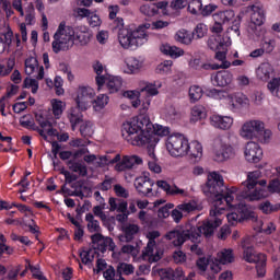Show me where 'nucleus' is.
Listing matches in <instances>:
<instances>
[{
  "mask_svg": "<svg viewBox=\"0 0 280 280\" xmlns=\"http://www.w3.org/2000/svg\"><path fill=\"white\" fill-rule=\"evenodd\" d=\"M121 135L131 145H147L149 156L154 158V149L161 140L160 137H167L170 128L162 125L153 126L149 117L140 116L122 124Z\"/></svg>",
  "mask_w": 280,
  "mask_h": 280,
  "instance_id": "f257e3e1",
  "label": "nucleus"
},
{
  "mask_svg": "<svg viewBox=\"0 0 280 280\" xmlns=\"http://www.w3.org/2000/svg\"><path fill=\"white\" fill-rule=\"evenodd\" d=\"M218 215H220V210H210V218L213 219L203 220L199 226L191 223L177 225L174 230L167 232L164 237L165 240H173L174 246H183L187 240L198 243L200 242V237H202V235L207 238L213 237L215 229L222 225V219L218 218Z\"/></svg>",
  "mask_w": 280,
  "mask_h": 280,
  "instance_id": "f03ea898",
  "label": "nucleus"
},
{
  "mask_svg": "<svg viewBox=\"0 0 280 280\" xmlns=\"http://www.w3.org/2000/svg\"><path fill=\"white\" fill-rule=\"evenodd\" d=\"M237 191L242 198V190L237 187L229 189V187L224 186V177L215 172L208 175V182L202 186V192L208 198H212L214 207H220L222 202L231 205L232 196L237 194Z\"/></svg>",
  "mask_w": 280,
  "mask_h": 280,
  "instance_id": "7ed1b4c3",
  "label": "nucleus"
},
{
  "mask_svg": "<svg viewBox=\"0 0 280 280\" xmlns=\"http://www.w3.org/2000/svg\"><path fill=\"white\" fill-rule=\"evenodd\" d=\"M75 31L71 26L65 25V22L59 24L57 32L54 35L52 51L60 54V51H69L75 45Z\"/></svg>",
  "mask_w": 280,
  "mask_h": 280,
  "instance_id": "20e7f679",
  "label": "nucleus"
},
{
  "mask_svg": "<svg viewBox=\"0 0 280 280\" xmlns=\"http://www.w3.org/2000/svg\"><path fill=\"white\" fill-rule=\"evenodd\" d=\"M241 137L244 139H256L260 143H268L272 131L266 129V125L261 120H250L243 125Z\"/></svg>",
  "mask_w": 280,
  "mask_h": 280,
  "instance_id": "39448f33",
  "label": "nucleus"
},
{
  "mask_svg": "<svg viewBox=\"0 0 280 280\" xmlns=\"http://www.w3.org/2000/svg\"><path fill=\"white\" fill-rule=\"evenodd\" d=\"M118 40L124 49H137L139 45L148 43V33L143 26H138L135 31L122 28L118 31Z\"/></svg>",
  "mask_w": 280,
  "mask_h": 280,
  "instance_id": "423d86ee",
  "label": "nucleus"
},
{
  "mask_svg": "<svg viewBox=\"0 0 280 280\" xmlns=\"http://www.w3.org/2000/svg\"><path fill=\"white\" fill-rule=\"evenodd\" d=\"M259 178H261L260 171H254L248 173L247 180L243 182L240 186L242 198L248 199L249 202H253L255 200H261L264 194H261V190L255 188L257 187ZM254 188L255 190L250 192V190Z\"/></svg>",
  "mask_w": 280,
  "mask_h": 280,
  "instance_id": "0eeeda50",
  "label": "nucleus"
},
{
  "mask_svg": "<svg viewBox=\"0 0 280 280\" xmlns=\"http://www.w3.org/2000/svg\"><path fill=\"white\" fill-rule=\"evenodd\" d=\"M166 150L171 156H185L189 154V140L180 133L172 135L166 140Z\"/></svg>",
  "mask_w": 280,
  "mask_h": 280,
  "instance_id": "6e6552de",
  "label": "nucleus"
},
{
  "mask_svg": "<svg viewBox=\"0 0 280 280\" xmlns=\"http://www.w3.org/2000/svg\"><path fill=\"white\" fill-rule=\"evenodd\" d=\"M243 248L245 261H248V264H256L258 277H264V275H266V254L256 253L253 247H246L244 245Z\"/></svg>",
  "mask_w": 280,
  "mask_h": 280,
  "instance_id": "1a4fd4ad",
  "label": "nucleus"
},
{
  "mask_svg": "<svg viewBox=\"0 0 280 280\" xmlns=\"http://www.w3.org/2000/svg\"><path fill=\"white\" fill-rule=\"evenodd\" d=\"M82 117H83L82 114L77 113L75 109L71 110L69 119H70L72 130H75V127L79 124H81L80 126L81 137H93V122L89 120L84 121Z\"/></svg>",
  "mask_w": 280,
  "mask_h": 280,
  "instance_id": "9d476101",
  "label": "nucleus"
},
{
  "mask_svg": "<svg viewBox=\"0 0 280 280\" xmlns=\"http://www.w3.org/2000/svg\"><path fill=\"white\" fill-rule=\"evenodd\" d=\"M93 97H95V90L91 86H80L75 97L78 109L81 112L88 110L90 104H93Z\"/></svg>",
  "mask_w": 280,
  "mask_h": 280,
  "instance_id": "9b49d317",
  "label": "nucleus"
},
{
  "mask_svg": "<svg viewBox=\"0 0 280 280\" xmlns=\"http://www.w3.org/2000/svg\"><path fill=\"white\" fill-rule=\"evenodd\" d=\"M213 152L215 156V161L222 163V161H226V159H233L235 156V151L233 147L222 142V139L217 138L213 141Z\"/></svg>",
  "mask_w": 280,
  "mask_h": 280,
  "instance_id": "f8f14e48",
  "label": "nucleus"
},
{
  "mask_svg": "<svg viewBox=\"0 0 280 280\" xmlns=\"http://www.w3.org/2000/svg\"><path fill=\"white\" fill-rule=\"evenodd\" d=\"M88 153H89V149H86V148H82V149L78 150L77 152H74L73 160H69L67 162L69 170H71V172L79 174L80 176H88L89 170L86 168V164H84L82 162H75V159H80V156H82L83 154H88Z\"/></svg>",
  "mask_w": 280,
  "mask_h": 280,
  "instance_id": "ddd939ff",
  "label": "nucleus"
},
{
  "mask_svg": "<svg viewBox=\"0 0 280 280\" xmlns=\"http://www.w3.org/2000/svg\"><path fill=\"white\" fill-rule=\"evenodd\" d=\"M92 244L96 247H93L94 250H100V253H106V249L115 250V242L108 237L102 235V233H95L91 236Z\"/></svg>",
  "mask_w": 280,
  "mask_h": 280,
  "instance_id": "4468645a",
  "label": "nucleus"
},
{
  "mask_svg": "<svg viewBox=\"0 0 280 280\" xmlns=\"http://www.w3.org/2000/svg\"><path fill=\"white\" fill-rule=\"evenodd\" d=\"M262 154L264 152L257 142L250 141L246 143L245 159L248 161V163H259V161H261Z\"/></svg>",
  "mask_w": 280,
  "mask_h": 280,
  "instance_id": "2eb2a0df",
  "label": "nucleus"
},
{
  "mask_svg": "<svg viewBox=\"0 0 280 280\" xmlns=\"http://www.w3.org/2000/svg\"><path fill=\"white\" fill-rule=\"evenodd\" d=\"M133 185L138 194L145 196V198H150V196H152V187H154V180H152L150 177H137Z\"/></svg>",
  "mask_w": 280,
  "mask_h": 280,
  "instance_id": "dca6fc26",
  "label": "nucleus"
},
{
  "mask_svg": "<svg viewBox=\"0 0 280 280\" xmlns=\"http://www.w3.org/2000/svg\"><path fill=\"white\" fill-rule=\"evenodd\" d=\"M143 160L139 155H125L122 160L116 164L117 172H125V170H132L135 165H141Z\"/></svg>",
  "mask_w": 280,
  "mask_h": 280,
  "instance_id": "f3484780",
  "label": "nucleus"
},
{
  "mask_svg": "<svg viewBox=\"0 0 280 280\" xmlns=\"http://www.w3.org/2000/svg\"><path fill=\"white\" fill-rule=\"evenodd\" d=\"M147 93V95H159V90L153 84H147L139 91H126L124 92V97H128V100H139L141 95Z\"/></svg>",
  "mask_w": 280,
  "mask_h": 280,
  "instance_id": "a211bd4d",
  "label": "nucleus"
},
{
  "mask_svg": "<svg viewBox=\"0 0 280 280\" xmlns=\"http://www.w3.org/2000/svg\"><path fill=\"white\" fill-rule=\"evenodd\" d=\"M207 45L211 51H218L220 49H224V47H229L231 45V38L222 37L221 35H212L208 42Z\"/></svg>",
  "mask_w": 280,
  "mask_h": 280,
  "instance_id": "6ab92c4d",
  "label": "nucleus"
},
{
  "mask_svg": "<svg viewBox=\"0 0 280 280\" xmlns=\"http://www.w3.org/2000/svg\"><path fill=\"white\" fill-rule=\"evenodd\" d=\"M210 121L211 126L219 128V130H229L233 126V118L229 116L213 115Z\"/></svg>",
  "mask_w": 280,
  "mask_h": 280,
  "instance_id": "aec40b11",
  "label": "nucleus"
},
{
  "mask_svg": "<svg viewBox=\"0 0 280 280\" xmlns=\"http://www.w3.org/2000/svg\"><path fill=\"white\" fill-rule=\"evenodd\" d=\"M248 9L253 12L250 15V21L253 25H257L258 27L264 25V21H266V15H264V10H261L257 5H250Z\"/></svg>",
  "mask_w": 280,
  "mask_h": 280,
  "instance_id": "412c9836",
  "label": "nucleus"
},
{
  "mask_svg": "<svg viewBox=\"0 0 280 280\" xmlns=\"http://www.w3.org/2000/svg\"><path fill=\"white\" fill-rule=\"evenodd\" d=\"M215 86H229L233 82V74L229 71L218 72L214 77Z\"/></svg>",
  "mask_w": 280,
  "mask_h": 280,
  "instance_id": "4be33fe9",
  "label": "nucleus"
},
{
  "mask_svg": "<svg viewBox=\"0 0 280 280\" xmlns=\"http://www.w3.org/2000/svg\"><path fill=\"white\" fill-rule=\"evenodd\" d=\"M270 73H272V66L268 62L261 63L256 69V75L258 80H261L262 82L270 80Z\"/></svg>",
  "mask_w": 280,
  "mask_h": 280,
  "instance_id": "5701e85b",
  "label": "nucleus"
},
{
  "mask_svg": "<svg viewBox=\"0 0 280 280\" xmlns=\"http://www.w3.org/2000/svg\"><path fill=\"white\" fill-rule=\"evenodd\" d=\"M122 232L125 233V235L122 236L125 242L130 243L135 240L137 233H139V225L129 223L122 226Z\"/></svg>",
  "mask_w": 280,
  "mask_h": 280,
  "instance_id": "b1692460",
  "label": "nucleus"
},
{
  "mask_svg": "<svg viewBox=\"0 0 280 280\" xmlns=\"http://www.w3.org/2000/svg\"><path fill=\"white\" fill-rule=\"evenodd\" d=\"M93 69H94V73H96V84L98 86V89H102V86H104V84H106V75H102V73H104V65H102V62L96 61L93 65Z\"/></svg>",
  "mask_w": 280,
  "mask_h": 280,
  "instance_id": "393cba45",
  "label": "nucleus"
},
{
  "mask_svg": "<svg viewBox=\"0 0 280 280\" xmlns=\"http://www.w3.org/2000/svg\"><path fill=\"white\" fill-rule=\"evenodd\" d=\"M237 211L241 213L242 220H255V211H253V208L250 206L240 202L237 205Z\"/></svg>",
  "mask_w": 280,
  "mask_h": 280,
  "instance_id": "a878e982",
  "label": "nucleus"
},
{
  "mask_svg": "<svg viewBox=\"0 0 280 280\" xmlns=\"http://www.w3.org/2000/svg\"><path fill=\"white\" fill-rule=\"evenodd\" d=\"M160 50L165 56H171V58H178L179 56H183V54H185V50H183L176 46H170L167 44L162 45L160 47Z\"/></svg>",
  "mask_w": 280,
  "mask_h": 280,
  "instance_id": "bb28decb",
  "label": "nucleus"
},
{
  "mask_svg": "<svg viewBox=\"0 0 280 280\" xmlns=\"http://www.w3.org/2000/svg\"><path fill=\"white\" fill-rule=\"evenodd\" d=\"M183 277H185V273L183 272L182 268H177V269H167L166 271H164L161 276L162 280H180L183 279Z\"/></svg>",
  "mask_w": 280,
  "mask_h": 280,
  "instance_id": "cd10ccee",
  "label": "nucleus"
},
{
  "mask_svg": "<svg viewBox=\"0 0 280 280\" xmlns=\"http://www.w3.org/2000/svg\"><path fill=\"white\" fill-rule=\"evenodd\" d=\"M106 84L109 93H117L121 89V78L120 77H106Z\"/></svg>",
  "mask_w": 280,
  "mask_h": 280,
  "instance_id": "c85d7f7f",
  "label": "nucleus"
},
{
  "mask_svg": "<svg viewBox=\"0 0 280 280\" xmlns=\"http://www.w3.org/2000/svg\"><path fill=\"white\" fill-rule=\"evenodd\" d=\"M85 220L88 221V230L90 233H102L100 221L95 220L93 213H88Z\"/></svg>",
  "mask_w": 280,
  "mask_h": 280,
  "instance_id": "c756f323",
  "label": "nucleus"
},
{
  "mask_svg": "<svg viewBox=\"0 0 280 280\" xmlns=\"http://www.w3.org/2000/svg\"><path fill=\"white\" fill-rule=\"evenodd\" d=\"M207 117V112H205V107L195 106L190 112V121L196 124V121H200V119H205Z\"/></svg>",
  "mask_w": 280,
  "mask_h": 280,
  "instance_id": "7c9ffc66",
  "label": "nucleus"
},
{
  "mask_svg": "<svg viewBox=\"0 0 280 280\" xmlns=\"http://www.w3.org/2000/svg\"><path fill=\"white\" fill-rule=\"evenodd\" d=\"M214 23H219L220 25H224V23H229L231 19H233V11H221L213 15Z\"/></svg>",
  "mask_w": 280,
  "mask_h": 280,
  "instance_id": "2f4dec72",
  "label": "nucleus"
},
{
  "mask_svg": "<svg viewBox=\"0 0 280 280\" xmlns=\"http://www.w3.org/2000/svg\"><path fill=\"white\" fill-rule=\"evenodd\" d=\"M258 209L268 215L270 213L280 211V203L272 205L270 201H264L258 206Z\"/></svg>",
  "mask_w": 280,
  "mask_h": 280,
  "instance_id": "473e14b6",
  "label": "nucleus"
},
{
  "mask_svg": "<svg viewBox=\"0 0 280 280\" xmlns=\"http://www.w3.org/2000/svg\"><path fill=\"white\" fill-rule=\"evenodd\" d=\"M175 40L182 45H191L192 37L187 30H180L175 34Z\"/></svg>",
  "mask_w": 280,
  "mask_h": 280,
  "instance_id": "72a5a7b5",
  "label": "nucleus"
},
{
  "mask_svg": "<svg viewBox=\"0 0 280 280\" xmlns=\"http://www.w3.org/2000/svg\"><path fill=\"white\" fill-rule=\"evenodd\" d=\"M267 88L273 97H278V100H280V78L271 79L267 84Z\"/></svg>",
  "mask_w": 280,
  "mask_h": 280,
  "instance_id": "f704fd0d",
  "label": "nucleus"
},
{
  "mask_svg": "<svg viewBox=\"0 0 280 280\" xmlns=\"http://www.w3.org/2000/svg\"><path fill=\"white\" fill-rule=\"evenodd\" d=\"M229 67H231L230 61H223L221 65L201 63V71H218V69H229Z\"/></svg>",
  "mask_w": 280,
  "mask_h": 280,
  "instance_id": "c9c22d12",
  "label": "nucleus"
},
{
  "mask_svg": "<svg viewBox=\"0 0 280 280\" xmlns=\"http://www.w3.org/2000/svg\"><path fill=\"white\" fill-rule=\"evenodd\" d=\"M188 153L190 156H194V159H202V144H200L198 141L191 142Z\"/></svg>",
  "mask_w": 280,
  "mask_h": 280,
  "instance_id": "e433bc0d",
  "label": "nucleus"
},
{
  "mask_svg": "<svg viewBox=\"0 0 280 280\" xmlns=\"http://www.w3.org/2000/svg\"><path fill=\"white\" fill-rule=\"evenodd\" d=\"M135 273V266L126 262H119L117 266V275L121 277V275H133Z\"/></svg>",
  "mask_w": 280,
  "mask_h": 280,
  "instance_id": "4c0bfd02",
  "label": "nucleus"
},
{
  "mask_svg": "<svg viewBox=\"0 0 280 280\" xmlns=\"http://www.w3.org/2000/svg\"><path fill=\"white\" fill-rule=\"evenodd\" d=\"M74 40H78L80 45H89L91 40V34L89 32L78 31L74 32V36H72Z\"/></svg>",
  "mask_w": 280,
  "mask_h": 280,
  "instance_id": "58836bf2",
  "label": "nucleus"
},
{
  "mask_svg": "<svg viewBox=\"0 0 280 280\" xmlns=\"http://www.w3.org/2000/svg\"><path fill=\"white\" fill-rule=\"evenodd\" d=\"M140 12L144 16H155V14H159V8H156V4H143L140 7Z\"/></svg>",
  "mask_w": 280,
  "mask_h": 280,
  "instance_id": "ea45409f",
  "label": "nucleus"
},
{
  "mask_svg": "<svg viewBox=\"0 0 280 280\" xmlns=\"http://www.w3.org/2000/svg\"><path fill=\"white\" fill-rule=\"evenodd\" d=\"M36 67H38V59L34 57H30L25 60V73L26 75H32L34 71L36 70Z\"/></svg>",
  "mask_w": 280,
  "mask_h": 280,
  "instance_id": "a19ab883",
  "label": "nucleus"
},
{
  "mask_svg": "<svg viewBox=\"0 0 280 280\" xmlns=\"http://www.w3.org/2000/svg\"><path fill=\"white\" fill-rule=\"evenodd\" d=\"M177 209H179V211L182 213H191V211H196L198 210V203L196 201H190V202H186V203H180L177 206Z\"/></svg>",
  "mask_w": 280,
  "mask_h": 280,
  "instance_id": "79ce46f5",
  "label": "nucleus"
},
{
  "mask_svg": "<svg viewBox=\"0 0 280 280\" xmlns=\"http://www.w3.org/2000/svg\"><path fill=\"white\" fill-rule=\"evenodd\" d=\"M128 73H137L141 69V62L137 58H128L126 60Z\"/></svg>",
  "mask_w": 280,
  "mask_h": 280,
  "instance_id": "37998d69",
  "label": "nucleus"
},
{
  "mask_svg": "<svg viewBox=\"0 0 280 280\" xmlns=\"http://www.w3.org/2000/svg\"><path fill=\"white\" fill-rule=\"evenodd\" d=\"M172 65H174L172 60H165L156 67L155 71L160 75H166L172 71Z\"/></svg>",
  "mask_w": 280,
  "mask_h": 280,
  "instance_id": "c03bdc74",
  "label": "nucleus"
},
{
  "mask_svg": "<svg viewBox=\"0 0 280 280\" xmlns=\"http://www.w3.org/2000/svg\"><path fill=\"white\" fill-rule=\"evenodd\" d=\"M188 12L191 14H200L202 12V1L201 0H191L188 2Z\"/></svg>",
  "mask_w": 280,
  "mask_h": 280,
  "instance_id": "a18cd8bd",
  "label": "nucleus"
},
{
  "mask_svg": "<svg viewBox=\"0 0 280 280\" xmlns=\"http://www.w3.org/2000/svg\"><path fill=\"white\" fill-rule=\"evenodd\" d=\"M189 97L191 102H198L202 97V88L198 85H192L189 89Z\"/></svg>",
  "mask_w": 280,
  "mask_h": 280,
  "instance_id": "49530a36",
  "label": "nucleus"
},
{
  "mask_svg": "<svg viewBox=\"0 0 280 280\" xmlns=\"http://www.w3.org/2000/svg\"><path fill=\"white\" fill-rule=\"evenodd\" d=\"M221 264H233L235 261V257L233 256V249H224L222 252L221 257H220Z\"/></svg>",
  "mask_w": 280,
  "mask_h": 280,
  "instance_id": "de8ad7c7",
  "label": "nucleus"
},
{
  "mask_svg": "<svg viewBox=\"0 0 280 280\" xmlns=\"http://www.w3.org/2000/svg\"><path fill=\"white\" fill-rule=\"evenodd\" d=\"M121 161V155L116 154L114 159L110 160L109 156L105 155L100 159L98 165L104 166V165H115V163H119Z\"/></svg>",
  "mask_w": 280,
  "mask_h": 280,
  "instance_id": "09e8293b",
  "label": "nucleus"
},
{
  "mask_svg": "<svg viewBox=\"0 0 280 280\" xmlns=\"http://www.w3.org/2000/svg\"><path fill=\"white\" fill-rule=\"evenodd\" d=\"M91 253H93V248H90V249H83L81 253H80V258H81V261L82 264L86 265L89 262H92L93 259H95V254H93L91 256Z\"/></svg>",
  "mask_w": 280,
  "mask_h": 280,
  "instance_id": "8fccbe9b",
  "label": "nucleus"
},
{
  "mask_svg": "<svg viewBox=\"0 0 280 280\" xmlns=\"http://www.w3.org/2000/svg\"><path fill=\"white\" fill-rule=\"evenodd\" d=\"M143 255L145 257H149V261H151L152 264L160 261L161 259V255L159 254L154 255V249H152V247H149L148 245L145 247V252L143 253Z\"/></svg>",
  "mask_w": 280,
  "mask_h": 280,
  "instance_id": "3c124183",
  "label": "nucleus"
},
{
  "mask_svg": "<svg viewBox=\"0 0 280 280\" xmlns=\"http://www.w3.org/2000/svg\"><path fill=\"white\" fill-rule=\"evenodd\" d=\"M93 102L95 103L94 108L102 109L104 106H106V104H108V96L105 94H100Z\"/></svg>",
  "mask_w": 280,
  "mask_h": 280,
  "instance_id": "603ef678",
  "label": "nucleus"
},
{
  "mask_svg": "<svg viewBox=\"0 0 280 280\" xmlns=\"http://www.w3.org/2000/svg\"><path fill=\"white\" fill-rule=\"evenodd\" d=\"M30 270L34 277V279H38V280H47V277H45L43 275V271H40V266H31L30 265Z\"/></svg>",
  "mask_w": 280,
  "mask_h": 280,
  "instance_id": "864d4df0",
  "label": "nucleus"
},
{
  "mask_svg": "<svg viewBox=\"0 0 280 280\" xmlns=\"http://www.w3.org/2000/svg\"><path fill=\"white\" fill-rule=\"evenodd\" d=\"M114 180V178H108V176H106L105 180L98 184L96 188L101 189V191H108V189H112Z\"/></svg>",
  "mask_w": 280,
  "mask_h": 280,
  "instance_id": "5fc2aeb1",
  "label": "nucleus"
},
{
  "mask_svg": "<svg viewBox=\"0 0 280 280\" xmlns=\"http://www.w3.org/2000/svg\"><path fill=\"white\" fill-rule=\"evenodd\" d=\"M149 156L151 159L148 163L149 170L151 172H154L155 174H161V166L156 164V154H154V156L152 155H149Z\"/></svg>",
  "mask_w": 280,
  "mask_h": 280,
  "instance_id": "6e6d98bb",
  "label": "nucleus"
},
{
  "mask_svg": "<svg viewBox=\"0 0 280 280\" xmlns=\"http://www.w3.org/2000/svg\"><path fill=\"white\" fill-rule=\"evenodd\" d=\"M205 34H207V28L202 24H198L192 32L191 38H205Z\"/></svg>",
  "mask_w": 280,
  "mask_h": 280,
  "instance_id": "4d7b16f0",
  "label": "nucleus"
},
{
  "mask_svg": "<svg viewBox=\"0 0 280 280\" xmlns=\"http://www.w3.org/2000/svg\"><path fill=\"white\" fill-rule=\"evenodd\" d=\"M62 78L61 77H56L54 84H55V90H56V95H63L65 94V89H62Z\"/></svg>",
  "mask_w": 280,
  "mask_h": 280,
  "instance_id": "13d9d810",
  "label": "nucleus"
},
{
  "mask_svg": "<svg viewBox=\"0 0 280 280\" xmlns=\"http://www.w3.org/2000/svg\"><path fill=\"white\" fill-rule=\"evenodd\" d=\"M20 125L23 128H30L31 126L34 125V118H32V116L30 115H24L20 118Z\"/></svg>",
  "mask_w": 280,
  "mask_h": 280,
  "instance_id": "bf43d9fd",
  "label": "nucleus"
},
{
  "mask_svg": "<svg viewBox=\"0 0 280 280\" xmlns=\"http://www.w3.org/2000/svg\"><path fill=\"white\" fill-rule=\"evenodd\" d=\"M114 191L116 194V196H118L119 198H128L129 194L128 190H126V188H124V186L116 184L114 186Z\"/></svg>",
  "mask_w": 280,
  "mask_h": 280,
  "instance_id": "052dcab7",
  "label": "nucleus"
},
{
  "mask_svg": "<svg viewBox=\"0 0 280 280\" xmlns=\"http://www.w3.org/2000/svg\"><path fill=\"white\" fill-rule=\"evenodd\" d=\"M276 229L277 228L272 222H268L261 225L260 233H265L266 235H271V233H275Z\"/></svg>",
  "mask_w": 280,
  "mask_h": 280,
  "instance_id": "680f3d73",
  "label": "nucleus"
},
{
  "mask_svg": "<svg viewBox=\"0 0 280 280\" xmlns=\"http://www.w3.org/2000/svg\"><path fill=\"white\" fill-rule=\"evenodd\" d=\"M2 36H4L3 40L7 47H11L12 38H14V33L12 32V28H10V26H8L7 32L2 34Z\"/></svg>",
  "mask_w": 280,
  "mask_h": 280,
  "instance_id": "e2e57ef3",
  "label": "nucleus"
},
{
  "mask_svg": "<svg viewBox=\"0 0 280 280\" xmlns=\"http://www.w3.org/2000/svg\"><path fill=\"white\" fill-rule=\"evenodd\" d=\"M236 104H238L242 107H246L249 106L250 101L248 100V97H246V95L244 94H238L234 97Z\"/></svg>",
  "mask_w": 280,
  "mask_h": 280,
  "instance_id": "0e129e2a",
  "label": "nucleus"
},
{
  "mask_svg": "<svg viewBox=\"0 0 280 280\" xmlns=\"http://www.w3.org/2000/svg\"><path fill=\"white\" fill-rule=\"evenodd\" d=\"M187 0H174L171 2V8L173 10H183L184 8H187Z\"/></svg>",
  "mask_w": 280,
  "mask_h": 280,
  "instance_id": "69168bd1",
  "label": "nucleus"
},
{
  "mask_svg": "<svg viewBox=\"0 0 280 280\" xmlns=\"http://www.w3.org/2000/svg\"><path fill=\"white\" fill-rule=\"evenodd\" d=\"M103 222V225L106 226V229H108V231H113L114 226H115V217H106L101 219Z\"/></svg>",
  "mask_w": 280,
  "mask_h": 280,
  "instance_id": "338daca9",
  "label": "nucleus"
},
{
  "mask_svg": "<svg viewBox=\"0 0 280 280\" xmlns=\"http://www.w3.org/2000/svg\"><path fill=\"white\" fill-rule=\"evenodd\" d=\"M279 187H280V180L277 178L272 179L268 185V191H270L271 194H275V191H279Z\"/></svg>",
  "mask_w": 280,
  "mask_h": 280,
  "instance_id": "774afa93",
  "label": "nucleus"
}]
</instances>
